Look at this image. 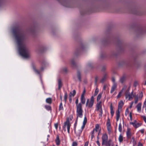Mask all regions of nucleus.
I'll list each match as a JSON object with an SVG mask.
<instances>
[{
	"mask_svg": "<svg viewBox=\"0 0 146 146\" xmlns=\"http://www.w3.org/2000/svg\"><path fill=\"white\" fill-rule=\"evenodd\" d=\"M86 93V90L85 89H84V90L82 93V94H81V96H85V94Z\"/></svg>",
	"mask_w": 146,
	"mask_h": 146,
	"instance_id": "49530a36",
	"label": "nucleus"
},
{
	"mask_svg": "<svg viewBox=\"0 0 146 146\" xmlns=\"http://www.w3.org/2000/svg\"><path fill=\"white\" fill-rule=\"evenodd\" d=\"M137 146H143V145L141 142H139L138 143Z\"/></svg>",
	"mask_w": 146,
	"mask_h": 146,
	"instance_id": "052dcab7",
	"label": "nucleus"
},
{
	"mask_svg": "<svg viewBox=\"0 0 146 146\" xmlns=\"http://www.w3.org/2000/svg\"><path fill=\"white\" fill-rule=\"evenodd\" d=\"M77 120H78V119H77V118H76V120L74 124V132H75V129L76 128V124L77 123Z\"/></svg>",
	"mask_w": 146,
	"mask_h": 146,
	"instance_id": "8fccbe9b",
	"label": "nucleus"
},
{
	"mask_svg": "<svg viewBox=\"0 0 146 146\" xmlns=\"http://www.w3.org/2000/svg\"><path fill=\"white\" fill-rule=\"evenodd\" d=\"M45 108L48 111H50V112L52 111V108L51 107L49 106L48 105H46L44 106Z\"/></svg>",
	"mask_w": 146,
	"mask_h": 146,
	"instance_id": "6ab92c4d",
	"label": "nucleus"
},
{
	"mask_svg": "<svg viewBox=\"0 0 146 146\" xmlns=\"http://www.w3.org/2000/svg\"><path fill=\"white\" fill-rule=\"evenodd\" d=\"M86 124H83L82 125V126L81 127L80 129H81L82 130H83V129L84 128Z\"/></svg>",
	"mask_w": 146,
	"mask_h": 146,
	"instance_id": "4d7b16f0",
	"label": "nucleus"
},
{
	"mask_svg": "<svg viewBox=\"0 0 146 146\" xmlns=\"http://www.w3.org/2000/svg\"><path fill=\"white\" fill-rule=\"evenodd\" d=\"M82 130L81 129H79L78 131L76 132L75 131V133L76 134V136L80 137L82 133Z\"/></svg>",
	"mask_w": 146,
	"mask_h": 146,
	"instance_id": "aec40b11",
	"label": "nucleus"
},
{
	"mask_svg": "<svg viewBox=\"0 0 146 146\" xmlns=\"http://www.w3.org/2000/svg\"><path fill=\"white\" fill-rule=\"evenodd\" d=\"M67 93L66 92L65 93L64 96V101L65 102H66V100H67Z\"/></svg>",
	"mask_w": 146,
	"mask_h": 146,
	"instance_id": "37998d69",
	"label": "nucleus"
},
{
	"mask_svg": "<svg viewBox=\"0 0 146 146\" xmlns=\"http://www.w3.org/2000/svg\"><path fill=\"white\" fill-rule=\"evenodd\" d=\"M76 94V91L75 90H73L72 93L71 92V94H70V96H72L73 97Z\"/></svg>",
	"mask_w": 146,
	"mask_h": 146,
	"instance_id": "e433bc0d",
	"label": "nucleus"
},
{
	"mask_svg": "<svg viewBox=\"0 0 146 146\" xmlns=\"http://www.w3.org/2000/svg\"><path fill=\"white\" fill-rule=\"evenodd\" d=\"M133 102H132L131 103V104L130 105V106H129V108H131L132 107V106L133 105Z\"/></svg>",
	"mask_w": 146,
	"mask_h": 146,
	"instance_id": "69168bd1",
	"label": "nucleus"
},
{
	"mask_svg": "<svg viewBox=\"0 0 146 146\" xmlns=\"http://www.w3.org/2000/svg\"><path fill=\"white\" fill-rule=\"evenodd\" d=\"M102 93H100L98 95V96L97 97V98L96 100H97V102H98L99 101V100H100V99L102 97Z\"/></svg>",
	"mask_w": 146,
	"mask_h": 146,
	"instance_id": "c85d7f7f",
	"label": "nucleus"
},
{
	"mask_svg": "<svg viewBox=\"0 0 146 146\" xmlns=\"http://www.w3.org/2000/svg\"><path fill=\"white\" fill-rule=\"evenodd\" d=\"M78 100L77 98L75 101V104L76 107V115L77 119L78 117L82 118L83 115V110L82 109V105L81 104L78 103Z\"/></svg>",
	"mask_w": 146,
	"mask_h": 146,
	"instance_id": "f03ea898",
	"label": "nucleus"
},
{
	"mask_svg": "<svg viewBox=\"0 0 146 146\" xmlns=\"http://www.w3.org/2000/svg\"><path fill=\"white\" fill-rule=\"evenodd\" d=\"M110 113L112 116H113L114 115V112L113 110V107L112 106V104L111 103L110 106Z\"/></svg>",
	"mask_w": 146,
	"mask_h": 146,
	"instance_id": "dca6fc26",
	"label": "nucleus"
},
{
	"mask_svg": "<svg viewBox=\"0 0 146 146\" xmlns=\"http://www.w3.org/2000/svg\"><path fill=\"white\" fill-rule=\"evenodd\" d=\"M12 31L17 43L20 54L24 58H29V50L26 45L22 42L23 36L21 28L18 26L15 27L13 28Z\"/></svg>",
	"mask_w": 146,
	"mask_h": 146,
	"instance_id": "f257e3e1",
	"label": "nucleus"
},
{
	"mask_svg": "<svg viewBox=\"0 0 146 146\" xmlns=\"http://www.w3.org/2000/svg\"><path fill=\"white\" fill-rule=\"evenodd\" d=\"M124 103L122 100H121L119 102L118 105V109L117 110L121 109L122 106H123Z\"/></svg>",
	"mask_w": 146,
	"mask_h": 146,
	"instance_id": "4468645a",
	"label": "nucleus"
},
{
	"mask_svg": "<svg viewBox=\"0 0 146 146\" xmlns=\"http://www.w3.org/2000/svg\"><path fill=\"white\" fill-rule=\"evenodd\" d=\"M126 135V138L127 139H129L131 138L133 134L131 132L130 128H128L127 129Z\"/></svg>",
	"mask_w": 146,
	"mask_h": 146,
	"instance_id": "423d86ee",
	"label": "nucleus"
},
{
	"mask_svg": "<svg viewBox=\"0 0 146 146\" xmlns=\"http://www.w3.org/2000/svg\"><path fill=\"white\" fill-rule=\"evenodd\" d=\"M138 102V97L135 96L134 99V102L135 104H136Z\"/></svg>",
	"mask_w": 146,
	"mask_h": 146,
	"instance_id": "de8ad7c7",
	"label": "nucleus"
},
{
	"mask_svg": "<svg viewBox=\"0 0 146 146\" xmlns=\"http://www.w3.org/2000/svg\"><path fill=\"white\" fill-rule=\"evenodd\" d=\"M58 89L60 90L62 86V84L61 81L60 79H59L58 80Z\"/></svg>",
	"mask_w": 146,
	"mask_h": 146,
	"instance_id": "5701e85b",
	"label": "nucleus"
},
{
	"mask_svg": "<svg viewBox=\"0 0 146 146\" xmlns=\"http://www.w3.org/2000/svg\"><path fill=\"white\" fill-rule=\"evenodd\" d=\"M54 127L56 129H57L58 128V124L57 123H55L54 125Z\"/></svg>",
	"mask_w": 146,
	"mask_h": 146,
	"instance_id": "bf43d9fd",
	"label": "nucleus"
},
{
	"mask_svg": "<svg viewBox=\"0 0 146 146\" xmlns=\"http://www.w3.org/2000/svg\"><path fill=\"white\" fill-rule=\"evenodd\" d=\"M140 132L142 134L144 133V129H142L140 130Z\"/></svg>",
	"mask_w": 146,
	"mask_h": 146,
	"instance_id": "e2e57ef3",
	"label": "nucleus"
},
{
	"mask_svg": "<svg viewBox=\"0 0 146 146\" xmlns=\"http://www.w3.org/2000/svg\"><path fill=\"white\" fill-rule=\"evenodd\" d=\"M91 134V140H92V139L94 137V132L93 131H92Z\"/></svg>",
	"mask_w": 146,
	"mask_h": 146,
	"instance_id": "ea45409f",
	"label": "nucleus"
},
{
	"mask_svg": "<svg viewBox=\"0 0 146 146\" xmlns=\"http://www.w3.org/2000/svg\"><path fill=\"white\" fill-rule=\"evenodd\" d=\"M110 141H111L110 140H109L108 143H107L106 144L104 145H106V146H113V145L111 144Z\"/></svg>",
	"mask_w": 146,
	"mask_h": 146,
	"instance_id": "f704fd0d",
	"label": "nucleus"
},
{
	"mask_svg": "<svg viewBox=\"0 0 146 146\" xmlns=\"http://www.w3.org/2000/svg\"><path fill=\"white\" fill-rule=\"evenodd\" d=\"M98 77L97 76H96L95 77V84H96L98 80Z\"/></svg>",
	"mask_w": 146,
	"mask_h": 146,
	"instance_id": "a18cd8bd",
	"label": "nucleus"
},
{
	"mask_svg": "<svg viewBox=\"0 0 146 146\" xmlns=\"http://www.w3.org/2000/svg\"><path fill=\"white\" fill-rule=\"evenodd\" d=\"M96 108L97 111H98V110H100L102 109V101H100L97 104Z\"/></svg>",
	"mask_w": 146,
	"mask_h": 146,
	"instance_id": "9d476101",
	"label": "nucleus"
},
{
	"mask_svg": "<svg viewBox=\"0 0 146 146\" xmlns=\"http://www.w3.org/2000/svg\"><path fill=\"white\" fill-rule=\"evenodd\" d=\"M87 122V119L86 117L85 116L84 118V119L83 121V124H86Z\"/></svg>",
	"mask_w": 146,
	"mask_h": 146,
	"instance_id": "c9c22d12",
	"label": "nucleus"
},
{
	"mask_svg": "<svg viewBox=\"0 0 146 146\" xmlns=\"http://www.w3.org/2000/svg\"><path fill=\"white\" fill-rule=\"evenodd\" d=\"M118 130L120 132H122V125L121 123H120L119 125Z\"/></svg>",
	"mask_w": 146,
	"mask_h": 146,
	"instance_id": "2f4dec72",
	"label": "nucleus"
},
{
	"mask_svg": "<svg viewBox=\"0 0 146 146\" xmlns=\"http://www.w3.org/2000/svg\"><path fill=\"white\" fill-rule=\"evenodd\" d=\"M125 76L124 75L123 76L121 77L120 79V82L122 83H123V82L125 80Z\"/></svg>",
	"mask_w": 146,
	"mask_h": 146,
	"instance_id": "a878e982",
	"label": "nucleus"
},
{
	"mask_svg": "<svg viewBox=\"0 0 146 146\" xmlns=\"http://www.w3.org/2000/svg\"><path fill=\"white\" fill-rule=\"evenodd\" d=\"M131 138V141H132L133 144H134L135 143V138L134 137H133Z\"/></svg>",
	"mask_w": 146,
	"mask_h": 146,
	"instance_id": "79ce46f5",
	"label": "nucleus"
},
{
	"mask_svg": "<svg viewBox=\"0 0 146 146\" xmlns=\"http://www.w3.org/2000/svg\"><path fill=\"white\" fill-rule=\"evenodd\" d=\"M71 64L73 66H76V63L74 62V60L73 59H72L71 60Z\"/></svg>",
	"mask_w": 146,
	"mask_h": 146,
	"instance_id": "58836bf2",
	"label": "nucleus"
},
{
	"mask_svg": "<svg viewBox=\"0 0 146 146\" xmlns=\"http://www.w3.org/2000/svg\"><path fill=\"white\" fill-rule=\"evenodd\" d=\"M33 69L34 71L37 74H40V71L37 70L35 66H33Z\"/></svg>",
	"mask_w": 146,
	"mask_h": 146,
	"instance_id": "cd10ccee",
	"label": "nucleus"
},
{
	"mask_svg": "<svg viewBox=\"0 0 146 146\" xmlns=\"http://www.w3.org/2000/svg\"><path fill=\"white\" fill-rule=\"evenodd\" d=\"M111 80H112V82H113V84H114V83L116 84L115 82V79L114 77H112V78Z\"/></svg>",
	"mask_w": 146,
	"mask_h": 146,
	"instance_id": "5fc2aeb1",
	"label": "nucleus"
},
{
	"mask_svg": "<svg viewBox=\"0 0 146 146\" xmlns=\"http://www.w3.org/2000/svg\"><path fill=\"white\" fill-rule=\"evenodd\" d=\"M125 96L126 98H128L129 100H130L132 99L133 97L134 96L133 92H132L131 94L128 93L127 92H125Z\"/></svg>",
	"mask_w": 146,
	"mask_h": 146,
	"instance_id": "0eeeda50",
	"label": "nucleus"
},
{
	"mask_svg": "<svg viewBox=\"0 0 146 146\" xmlns=\"http://www.w3.org/2000/svg\"><path fill=\"white\" fill-rule=\"evenodd\" d=\"M96 143L98 146H100V144L99 141V140H97L96 141Z\"/></svg>",
	"mask_w": 146,
	"mask_h": 146,
	"instance_id": "680f3d73",
	"label": "nucleus"
},
{
	"mask_svg": "<svg viewBox=\"0 0 146 146\" xmlns=\"http://www.w3.org/2000/svg\"><path fill=\"white\" fill-rule=\"evenodd\" d=\"M88 141H87L85 142L84 146H88Z\"/></svg>",
	"mask_w": 146,
	"mask_h": 146,
	"instance_id": "0e129e2a",
	"label": "nucleus"
},
{
	"mask_svg": "<svg viewBox=\"0 0 146 146\" xmlns=\"http://www.w3.org/2000/svg\"><path fill=\"white\" fill-rule=\"evenodd\" d=\"M71 94V92H70V94H69L70 97H69V102L70 103H71L72 102V97H71V96H70Z\"/></svg>",
	"mask_w": 146,
	"mask_h": 146,
	"instance_id": "4c0bfd02",
	"label": "nucleus"
},
{
	"mask_svg": "<svg viewBox=\"0 0 146 146\" xmlns=\"http://www.w3.org/2000/svg\"><path fill=\"white\" fill-rule=\"evenodd\" d=\"M99 92V89L96 88L95 90L94 95L91 97L90 100L89 99H87L86 104V106L88 107V108H91L93 106L94 102V97L96 96Z\"/></svg>",
	"mask_w": 146,
	"mask_h": 146,
	"instance_id": "7ed1b4c3",
	"label": "nucleus"
},
{
	"mask_svg": "<svg viewBox=\"0 0 146 146\" xmlns=\"http://www.w3.org/2000/svg\"><path fill=\"white\" fill-rule=\"evenodd\" d=\"M143 108L144 107L145 108V112H146V104H143Z\"/></svg>",
	"mask_w": 146,
	"mask_h": 146,
	"instance_id": "774afa93",
	"label": "nucleus"
},
{
	"mask_svg": "<svg viewBox=\"0 0 146 146\" xmlns=\"http://www.w3.org/2000/svg\"><path fill=\"white\" fill-rule=\"evenodd\" d=\"M117 87V85L116 84H113V85L111 86L110 92L111 94L115 90H116Z\"/></svg>",
	"mask_w": 146,
	"mask_h": 146,
	"instance_id": "9b49d317",
	"label": "nucleus"
},
{
	"mask_svg": "<svg viewBox=\"0 0 146 146\" xmlns=\"http://www.w3.org/2000/svg\"><path fill=\"white\" fill-rule=\"evenodd\" d=\"M107 127V130L108 132V133H110L111 130V126L110 127Z\"/></svg>",
	"mask_w": 146,
	"mask_h": 146,
	"instance_id": "3c124183",
	"label": "nucleus"
},
{
	"mask_svg": "<svg viewBox=\"0 0 146 146\" xmlns=\"http://www.w3.org/2000/svg\"><path fill=\"white\" fill-rule=\"evenodd\" d=\"M138 31L141 34H143L146 33V28L141 27L139 28Z\"/></svg>",
	"mask_w": 146,
	"mask_h": 146,
	"instance_id": "1a4fd4ad",
	"label": "nucleus"
},
{
	"mask_svg": "<svg viewBox=\"0 0 146 146\" xmlns=\"http://www.w3.org/2000/svg\"><path fill=\"white\" fill-rule=\"evenodd\" d=\"M116 120L117 121H118L120 117V111L119 110H117L116 112Z\"/></svg>",
	"mask_w": 146,
	"mask_h": 146,
	"instance_id": "f3484780",
	"label": "nucleus"
},
{
	"mask_svg": "<svg viewBox=\"0 0 146 146\" xmlns=\"http://www.w3.org/2000/svg\"><path fill=\"white\" fill-rule=\"evenodd\" d=\"M55 142L56 145L58 146L60 144V141L59 137L58 135H56V139L55 140Z\"/></svg>",
	"mask_w": 146,
	"mask_h": 146,
	"instance_id": "ddd939ff",
	"label": "nucleus"
},
{
	"mask_svg": "<svg viewBox=\"0 0 146 146\" xmlns=\"http://www.w3.org/2000/svg\"><path fill=\"white\" fill-rule=\"evenodd\" d=\"M108 137L107 134L105 133L103 134L102 137V145H106L107 143H108Z\"/></svg>",
	"mask_w": 146,
	"mask_h": 146,
	"instance_id": "39448f33",
	"label": "nucleus"
},
{
	"mask_svg": "<svg viewBox=\"0 0 146 146\" xmlns=\"http://www.w3.org/2000/svg\"><path fill=\"white\" fill-rule=\"evenodd\" d=\"M129 113V109L128 108L126 109L125 112V115L127 116Z\"/></svg>",
	"mask_w": 146,
	"mask_h": 146,
	"instance_id": "c03bdc74",
	"label": "nucleus"
},
{
	"mask_svg": "<svg viewBox=\"0 0 146 146\" xmlns=\"http://www.w3.org/2000/svg\"><path fill=\"white\" fill-rule=\"evenodd\" d=\"M123 140V137L121 134H120L118 138V140L120 143H121Z\"/></svg>",
	"mask_w": 146,
	"mask_h": 146,
	"instance_id": "bb28decb",
	"label": "nucleus"
},
{
	"mask_svg": "<svg viewBox=\"0 0 146 146\" xmlns=\"http://www.w3.org/2000/svg\"><path fill=\"white\" fill-rule=\"evenodd\" d=\"M106 56V55L104 54H102L101 56H100V58H103L105 57Z\"/></svg>",
	"mask_w": 146,
	"mask_h": 146,
	"instance_id": "603ef678",
	"label": "nucleus"
},
{
	"mask_svg": "<svg viewBox=\"0 0 146 146\" xmlns=\"http://www.w3.org/2000/svg\"><path fill=\"white\" fill-rule=\"evenodd\" d=\"M141 103H139L136 106L137 111L139 113L141 112Z\"/></svg>",
	"mask_w": 146,
	"mask_h": 146,
	"instance_id": "f8f14e48",
	"label": "nucleus"
},
{
	"mask_svg": "<svg viewBox=\"0 0 146 146\" xmlns=\"http://www.w3.org/2000/svg\"><path fill=\"white\" fill-rule=\"evenodd\" d=\"M78 144L76 142H73L72 143V146H77Z\"/></svg>",
	"mask_w": 146,
	"mask_h": 146,
	"instance_id": "09e8293b",
	"label": "nucleus"
},
{
	"mask_svg": "<svg viewBox=\"0 0 146 146\" xmlns=\"http://www.w3.org/2000/svg\"><path fill=\"white\" fill-rule=\"evenodd\" d=\"M98 111H99L100 113H99V115L100 116V117H102L103 114V110L102 109L100 110H98Z\"/></svg>",
	"mask_w": 146,
	"mask_h": 146,
	"instance_id": "7c9ffc66",
	"label": "nucleus"
},
{
	"mask_svg": "<svg viewBox=\"0 0 146 146\" xmlns=\"http://www.w3.org/2000/svg\"><path fill=\"white\" fill-rule=\"evenodd\" d=\"M58 110L61 112H62L64 110V108L63 106L62 102H61L59 107Z\"/></svg>",
	"mask_w": 146,
	"mask_h": 146,
	"instance_id": "a211bd4d",
	"label": "nucleus"
},
{
	"mask_svg": "<svg viewBox=\"0 0 146 146\" xmlns=\"http://www.w3.org/2000/svg\"><path fill=\"white\" fill-rule=\"evenodd\" d=\"M71 125L70 124V121L68 119L66 120L64 122V125L62 127L63 129L65 132L66 131V128H67V131L68 133H70V128Z\"/></svg>",
	"mask_w": 146,
	"mask_h": 146,
	"instance_id": "20e7f679",
	"label": "nucleus"
},
{
	"mask_svg": "<svg viewBox=\"0 0 146 146\" xmlns=\"http://www.w3.org/2000/svg\"><path fill=\"white\" fill-rule=\"evenodd\" d=\"M63 71L65 72H67V70L66 68H64L63 69Z\"/></svg>",
	"mask_w": 146,
	"mask_h": 146,
	"instance_id": "338daca9",
	"label": "nucleus"
},
{
	"mask_svg": "<svg viewBox=\"0 0 146 146\" xmlns=\"http://www.w3.org/2000/svg\"><path fill=\"white\" fill-rule=\"evenodd\" d=\"M46 103L49 104H51L52 102V100L51 98H46Z\"/></svg>",
	"mask_w": 146,
	"mask_h": 146,
	"instance_id": "4be33fe9",
	"label": "nucleus"
},
{
	"mask_svg": "<svg viewBox=\"0 0 146 146\" xmlns=\"http://www.w3.org/2000/svg\"><path fill=\"white\" fill-rule=\"evenodd\" d=\"M137 81H135L134 82V84H133V86L135 87H136L137 85Z\"/></svg>",
	"mask_w": 146,
	"mask_h": 146,
	"instance_id": "6e6d98bb",
	"label": "nucleus"
},
{
	"mask_svg": "<svg viewBox=\"0 0 146 146\" xmlns=\"http://www.w3.org/2000/svg\"><path fill=\"white\" fill-rule=\"evenodd\" d=\"M107 75L106 74H104L103 77L100 81V82L101 83H103L106 80L107 78Z\"/></svg>",
	"mask_w": 146,
	"mask_h": 146,
	"instance_id": "412c9836",
	"label": "nucleus"
},
{
	"mask_svg": "<svg viewBox=\"0 0 146 146\" xmlns=\"http://www.w3.org/2000/svg\"><path fill=\"white\" fill-rule=\"evenodd\" d=\"M130 124L132 125L133 126L136 128L140 126L141 125L140 123H137V121L136 120H135L134 122H130Z\"/></svg>",
	"mask_w": 146,
	"mask_h": 146,
	"instance_id": "6e6552de",
	"label": "nucleus"
},
{
	"mask_svg": "<svg viewBox=\"0 0 146 146\" xmlns=\"http://www.w3.org/2000/svg\"><path fill=\"white\" fill-rule=\"evenodd\" d=\"M77 76L79 81L81 82V74L80 72L79 71H78L77 72Z\"/></svg>",
	"mask_w": 146,
	"mask_h": 146,
	"instance_id": "b1692460",
	"label": "nucleus"
},
{
	"mask_svg": "<svg viewBox=\"0 0 146 146\" xmlns=\"http://www.w3.org/2000/svg\"><path fill=\"white\" fill-rule=\"evenodd\" d=\"M141 117L143 119L146 123V117L144 115H141Z\"/></svg>",
	"mask_w": 146,
	"mask_h": 146,
	"instance_id": "a19ab883",
	"label": "nucleus"
},
{
	"mask_svg": "<svg viewBox=\"0 0 146 146\" xmlns=\"http://www.w3.org/2000/svg\"><path fill=\"white\" fill-rule=\"evenodd\" d=\"M99 126L98 124H96L95 125V128L96 129H98V130L99 129Z\"/></svg>",
	"mask_w": 146,
	"mask_h": 146,
	"instance_id": "864d4df0",
	"label": "nucleus"
},
{
	"mask_svg": "<svg viewBox=\"0 0 146 146\" xmlns=\"http://www.w3.org/2000/svg\"><path fill=\"white\" fill-rule=\"evenodd\" d=\"M82 50V48H79L77 49L75 53V55L77 56L81 52Z\"/></svg>",
	"mask_w": 146,
	"mask_h": 146,
	"instance_id": "393cba45",
	"label": "nucleus"
},
{
	"mask_svg": "<svg viewBox=\"0 0 146 146\" xmlns=\"http://www.w3.org/2000/svg\"><path fill=\"white\" fill-rule=\"evenodd\" d=\"M143 97V94L142 92H141L139 95V99L141 100Z\"/></svg>",
	"mask_w": 146,
	"mask_h": 146,
	"instance_id": "72a5a7b5",
	"label": "nucleus"
},
{
	"mask_svg": "<svg viewBox=\"0 0 146 146\" xmlns=\"http://www.w3.org/2000/svg\"><path fill=\"white\" fill-rule=\"evenodd\" d=\"M129 116L130 118V120L131 121L132 120V113L131 112L129 114Z\"/></svg>",
	"mask_w": 146,
	"mask_h": 146,
	"instance_id": "13d9d810",
	"label": "nucleus"
},
{
	"mask_svg": "<svg viewBox=\"0 0 146 146\" xmlns=\"http://www.w3.org/2000/svg\"><path fill=\"white\" fill-rule=\"evenodd\" d=\"M80 100L81 101L80 103L81 104V105L84 104L86 102V98L85 96H81Z\"/></svg>",
	"mask_w": 146,
	"mask_h": 146,
	"instance_id": "2eb2a0df",
	"label": "nucleus"
},
{
	"mask_svg": "<svg viewBox=\"0 0 146 146\" xmlns=\"http://www.w3.org/2000/svg\"><path fill=\"white\" fill-rule=\"evenodd\" d=\"M124 90L123 88H122V90L119 92L117 96V98H120L122 95V94L123 92V90Z\"/></svg>",
	"mask_w": 146,
	"mask_h": 146,
	"instance_id": "c756f323",
	"label": "nucleus"
},
{
	"mask_svg": "<svg viewBox=\"0 0 146 146\" xmlns=\"http://www.w3.org/2000/svg\"><path fill=\"white\" fill-rule=\"evenodd\" d=\"M107 127L111 126V124L110 123V120L109 118H108L107 122Z\"/></svg>",
	"mask_w": 146,
	"mask_h": 146,
	"instance_id": "473e14b6",
	"label": "nucleus"
}]
</instances>
